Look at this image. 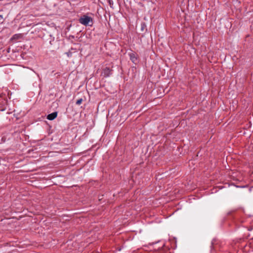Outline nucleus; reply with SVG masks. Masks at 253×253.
I'll list each match as a JSON object with an SVG mask.
<instances>
[{"label": "nucleus", "mask_w": 253, "mask_h": 253, "mask_svg": "<svg viewBox=\"0 0 253 253\" xmlns=\"http://www.w3.org/2000/svg\"><path fill=\"white\" fill-rule=\"evenodd\" d=\"M79 22L84 26H92L93 24V19L92 17L84 15L79 19Z\"/></svg>", "instance_id": "obj_1"}, {"label": "nucleus", "mask_w": 253, "mask_h": 253, "mask_svg": "<svg viewBox=\"0 0 253 253\" xmlns=\"http://www.w3.org/2000/svg\"><path fill=\"white\" fill-rule=\"evenodd\" d=\"M111 74V70L108 67L104 68L102 72V75L104 77H108Z\"/></svg>", "instance_id": "obj_2"}, {"label": "nucleus", "mask_w": 253, "mask_h": 253, "mask_svg": "<svg viewBox=\"0 0 253 253\" xmlns=\"http://www.w3.org/2000/svg\"><path fill=\"white\" fill-rule=\"evenodd\" d=\"M57 112H54L49 114L47 116V119L49 120H53L57 117Z\"/></svg>", "instance_id": "obj_3"}, {"label": "nucleus", "mask_w": 253, "mask_h": 253, "mask_svg": "<svg viewBox=\"0 0 253 253\" xmlns=\"http://www.w3.org/2000/svg\"><path fill=\"white\" fill-rule=\"evenodd\" d=\"M22 38V34H15L11 38V40L16 42V41L21 39Z\"/></svg>", "instance_id": "obj_4"}, {"label": "nucleus", "mask_w": 253, "mask_h": 253, "mask_svg": "<svg viewBox=\"0 0 253 253\" xmlns=\"http://www.w3.org/2000/svg\"><path fill=\"white\" fill-rule=\"evenodd\" d=\"M129 56H130V58L131 60L133 62H135L136 61L137 58L135 57V54L134 53H130L129 54Z\"/></svg>", "instance_id": "obj_5"}, {"label": "nucleus", "mask_w": 253, "mask_h": 253, "mask_svg": "<svg viewBox=\"0 0 253 253\" xmlns=\"http://www.w3.org/2000/svg\"><path fill=\"white\" fill-rule=\"evenodd\" d=\"M82 102L83 99L82 98H80L76 101V104L79 105L82 103Z\"/></svg>", "instance_id": "obj_6"}]
</instances>
